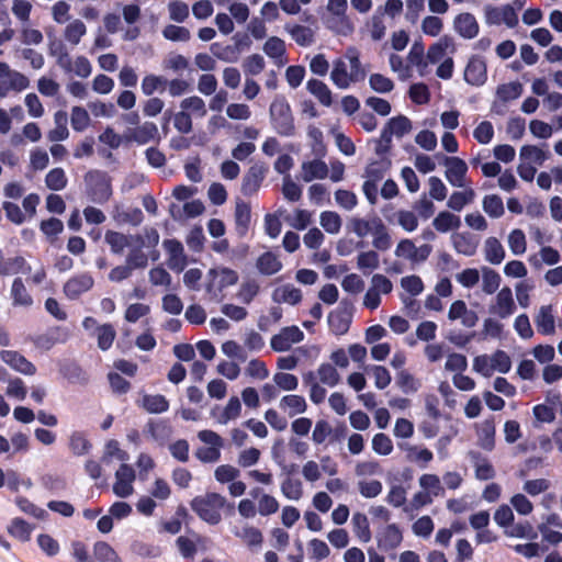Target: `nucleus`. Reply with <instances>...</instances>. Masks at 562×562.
<instances>
[{
  "instance_id": "f257e3e1",
  "label": "nucleus",
  "mask_w": 562,
  "mask_h": 562,
  "mask_svg": "<svg viewBox=\"0 0 562 562\" xmlns=\"http://www.w3.org/2000/svg\"><path fill=\"white\" fill-rule=\"evenodd\" d=\"M190 505L199 518L210 525L221 522V512L223 509H226L229 515L235 513L234 504L228 503L223 495L215 492L206 493L203 496H195Z\"/></svg>"
},
{
  "instance_id": "f03ea898",
  "label": "nucleus",
  "mask_w": 562,
  "mask_h": 562,
  "mask_svg": "<svg viewBox=\"0 0 562 562\" xmlns=\"http://www.w3.org/2000/svg\"><path fill=\"white\" fill-rule=\"evenodd\" d=\"M348 229L353 232L359 238H363L369 233H372V245L378 250L385 251L392 245L387 227L379 216H373L370 220L352 217L348 223Z\"/></svg>"
},
{
  "instance_id": "7ed1b4c3",
  "label": "nucleus",
  "mask_w": 562,
  "mask_h": 562,
  "mask_svg": "<svg viewBox=\"0 0 562 562\" xmlns=\"http://www.w3.org/2000/svg\"><path fill=\"white\" fill-rule=\"evenodd\" d=\"M86 194L97 204H105L112 196V180L103 170H89L85 177Z\"/></svg>"
},
{
  "instance_id": "20e7f679",
  "label": "nucleus",
  "mask_w": 562,
  "mask_h": 562,
  "mask_svg": "<svg viewBox=\"0 0 562 562\" xmlns=\"http://www.w3.org/2000/svg\"><path fill=\"white\" fill-rule=\"evenodd\" d=\"M271 124L281 136H292L295 132L294 120L285 98H276L270 105Z\"/></svg>"
},
{
  "instance_id": "39448f33",
  "label": "nucleus",
  "mask_w": 562,
  "mask_h": 562,
  "mask_svg": "<svg viewBox=\"0 0 562 562\" xmlns=\"http://www.w3.org/2000/svg\"><path fill=\"white\" fill-rule=\"evenodd\" d=\"M355 306L352 301L344 299L339 306L328 314V326L336 336L345 335L351 325Z\"/></svg>"
},
{
  "instance_id": "423d86ee",
  "label": "nucleus",
  "mask_w": 562,
  "mask_h": 562,
  "mask_svg": "<svg viewBox=\"0 0 562 562\" xmlns=\"http://www.w3.org/2000/svg\"><path fill=\"white\" fill-rule=\"evenodd\" d=\"M199 439L211 447H201L195 451V457L204 463L216 462L221 458L220 448L223 446L222 437L213 430H201L198 434Z\"/></svg>"
},
{
  "instance_id": "0eeeda50",
  "label": "nucleus",
  "mask_w": 562,
  "mask_h": 562,
  "mask_svg": "<svg viewBox=\"0 0 562 562\" xmlns=\"http://www.w3.org/2000/svg\"><path fill=\"white\" fill-rule=\"evenodd\" d=\"M30 81L23 74L11 70L9 65L0 61V98H4L11 90L22 91L26 89Z\"/></svg>"
},
{
  "instance_id": "6e6552de",
  "label": "nucleus",
  "mask_w": 562,
  "mask_h": 562,
  "mask_svg": "<svg viewBox=\"0 0 562 562\" xmlns=\"http://www.w3.org/2000/svg\"><path fill=\"white\" fill-rule=\"evenodd\" d=\"M94 285V279L89 272H80L70 277L63 286L67 299L78 300L82 294L89 292Z\"/></svg>"
},
{
  "instance_id": "1a4fd4ad",
  "label": "nucleus",
  "mask_w": 562,
  "mask_h": 562,
  "mask_svg": "<svg viewBox=\"0 0 562 562\" xmlns=\"http://www.w3.org/2000/svg\"><path fill=\"white\" fill-rule=\"evenodd\" d=\"M268 170V166L263 162H255L251 165L243 177L241 193L245 196H251L257 193Z\"/></svg>"
},
{
  "instance_id": "9d476101",
  "label": "nucleus",
  "mask_w": 562,
  "mask_h": 562,
  "mask_svg": "<svg viewBox=\"0 0 562 562\" xmlns=\"http://www.w3.org/2000/svg\"><path fill=\"white\" fill-rule=\"evenodd\" d=\"M464 80L475 87L483 86L487 80V66L484 57L473 55L470 57L465 69Z\"/></svg>"
},
{
  "instance_id": "9b49d317",
  "label": "nucleus",
  "mask_w": 562,
  "mask_h": 562,
  "mask_svg": "<svg viewBox=\"0 0 562 562\" xmlns=\"http://www.w3.org/2000/svg\"><path fill=\"white\" fill-rule=\"evenodd\" d=\"M116 481L113 485V492L119 497H127L133 493V481L135 480L134 469L126 463H122L115 473Z\"/></svg>"
},
{
  "instance_id": "f8f14e48",
  "label": "nucleus",
  "mask_w": 562,
  "mask_h": 562,
  "mask_svg": "<svg viewBox=\"0 0 562 562\" xmlns=\"http://www.w3.org/2000/svg\"><path fill=\"white\" fill-rule=\"evenodd\" d=\"M124 137L127 142H135L139 145L160 139L157 125L149 121L135 128H128L125 132Z\"/></svg>"
},
{
  "instance_id": "ddd939ff",
  "label": "nucleus",
  "mask_w": 562,
  "mask_h": 562,
  "mask_svg": "<svg viewBox=\"0 0 562 562\" xmlns=\"http://www.w3.org/2000/svg\"><path fill=\"white\" fill-rule=\"evenodd\" d=\"M0 358L5 364L19 373L24 375H34L36 373L35 364L15 350H2L0 351Z\"/></svg>"
},
{
  "instance_id": "4468645a",
  "label": "nucleus",
  "mask_w": 562,
  "mask_h": 562,
  "mask_svg": "<svg viewBox=\"0 0 562 562\" xmlns=\"http://www.w3.org/2000/svg\"><path fill=\"white\" fill-rule=\"evenodd\" d=\"M443 164L447 166L446 178L453 187H462L468 172V165L459 157L442 156Z\"/></svg>"
},
{
  "instance_id": "2eb2a0df",
  "label": "nucleus",
  "mask_w": 562,
  "mask_h": 562,
  "mask_svg": "<svg viewBox=\"0 0 562 562\" xmlns=\"http://www.w3.org/2000/svg\"><path fill=\"white\" fill-rule=\"evenodd\" d=\"M32 268L30 263L22 256L13 258H5L3 251L0 249V276L7 277L18 273L29 274Z\"/></svg>"
},
{
  "instance_id": "dca6fc26",
  "label": "nucleus",
  "mask_w": 562,
  "mask_h": 562,
  "mask_svg": "<svg viewBox=\"0 0 562 562\" xmlns=\"http://www.w3.org/2000/svg\"><path fill=\"white\" fill-rule=\"evenodd\" d=\"M456 32L463 38L471 40L477 36L480 26L472 13L463 12L453 20Z\"/></svg>"
},
{
  "instance_id": "f3484780",
  "label": "nucleus",
  "mask_w": 562,
  "mask_h": 562,
  "mask_svg": "<svg viewBox=\"0 0 562 562\" xmlns=\"http://www.w3.org/2000/svg\"><path fill=\"white\" fill-rule=\"evenodd\" d=\"M456 50L457 47L453 37L445 34L429 46L426 57L430 64H437L445 57L447 52L454 54Z\"/></svg>"
},
{
  "instance_id": "a211bd4d",
  "label": "nucleus",
  "mask_w": 562,
  "mask_h": 562,
  "mask_svg": "<svg viewBox=\"0 0 562 562\" xmlns=\"http://www.w3.org/2000/svg\"><path fill=\"white\" fill-rule=\"evenodd\" d=\"M164 248L169 255L168 267L173 271H182L187 265L183 246L178 239H165Z\"/></svg>"
},
{
  "instance_id": "6ab92c4d",
  "label": "nucleus",
  "mask_w": 562,
  "mask_h": 562,
  "mask_svg": "<svg viewBox=\"0 0 562 562\" xmlns=\"http://www.w3.org/2000/svg\"><path fill=\"white\" fill-rule=\"evenodd\" d=\"M376 540L381 550L390 551L401 544L403 535L396 524H390L378 535Z\"/></svg>"
},
{
  "instance_id": "aec40b11",
  "label": "nucleus",
  "mask_w": 562,
  "mask_h": 562,
  "mask_svg": "<svg viewBox=\"0 0 562 562\" xmlns=\"http://www.w3.org/2000/svg\"><path fill=\"white\" fill-rule=\"evenodd\" d=\"M136 404L149 414H162L170 406L169 401L162 394H145Z\"/></svg>"
},
{
  "instance_id": "412c9836",
  "label": "nucleus",
  "mask_w": 562,
  "mask_h": 562,
  "mask_svg": "<svg viewBox=\"0 0 562 562\" xmlns=\"http://www.w3.org/2000/svg\"><path fill=\"white\" fill-rule=\"evenodd\" d=\"M235 228L240 237L247 235L251 221V207L248 202L238 200L235 206Z\"/></svg>"
},
{
  "instance_id": "4be33fe9",
  "label": "nucleus",
  "mask_w": 562,
  "mask_h": 562,
  "mask_svg": "<svg viewBox=\"0 0 562 562\" xmlns=\"http://www.w3.org/2000/svg\"><path fill=\"white\" fill-rule=\"evenodd\" d=\"M232 532L235 537L239 538L250 549L261 547L263 542L262 532L252 526L245 525L243 528L233 527Z\"/></svg>"
},
{
  "instance_id": "5701e85b",
  "label": "nucleus",
  "mask_w": 562,
  "mask_h": 562,
  "mask_svg": "<svg viewBox=\"0 0 562 562\" xmlns=\"http://www.w3.org/2000/svg\"><path fill=\"white\" fill-rule=\"evenodd\" d=\"M537 330L541 335H552L555 331L552 305H542L535 317Z\"/></svg>"
},
{
  "instance_id": "b1692460",
  "label": "nucleus",
  "mask_w": 562,
  "mask_h": 562,
  "mask_svg": "<svg viewBox=\"0 0 562 562\" xmlns=\"http://www.w3.org/2000/svg\"><path fill=\"white\" fill-rule=\"evenodd\" d=\"M392 161L385 156H381L379 159L371 161L364 170V177L367 180L380 182L390 170Z\"/></svg>"
},
{
  "instance_id": "393cba45",
  "label": "nucleus",
  "mask_w": 562,
  "mask_h": 562,
  "mask_svg": "<svg viewBox=\"0 0 562 562\" xmlns=\"http://www.w3.org/2000/svg\"><path fill=\"white\" fill-rule=\"evenodd\" d=\"M263 52L274 59L278 66H283L286 63V58H284L286 53L285 43L278 36H271L266 41Z\"/></svg>"
},
{
  "instance_id": "a878e982",
  "label": "nucleus",
  "mask_w": 562,
  "mask_h": 562,
  "mask_svg": "<svg viewBox=\"0 0 562 562\" xmlns=\"http://www.w3.org/2000/svg\"><path fill=\"white\" fill-rule=\"evenodd\" d=\"M516 310L512 290L508 286L503 288L496 295V310L493 311L501 318L510 316Z\"/></svg>"
},
{
  "instance_id": "bb28decb",
  "label": "nucleus",
  "mask_w": 562,
  "mask_h": 562,
  "mask_svg": "<svg viewBox=\"0 0 562 562\" xmlns=\"http://www.w3.org/2000/svg\"><path fill=\"white\" fill-rule=\"evenodd\" d=\"M495 420L494 417L491 416L481 424L477 430L480 447L486 451H492L495 447Z\"/></svg>"
},
{
  "instance_id": "cd10ccee",
  "label": "nucleus",
  "mask_w": 562,
  "mask_h": 562,
  "mask_svg": "<svg viewBox=\"0 0 562 562\" xmlns=\"http://www.w3.org/2000/svg\"><path fill=\"white\" fill-rule=\"evenodd\" d=\"M303 180L311 182L314 179H325L328 176V167L325 161L314 159L302 164Z\"/></svg>"
},
{
  "instance_id": "c85d7f7f",
  "label": "nucleus",
  "mask_w": 562,
  "mask_h": 562,
  "mask_svg": "<svg viewBox=\"0 0 562 562\" xmlns=\"http://www.w3.org/2000/svg\"><path fill=\"white\" fill-rule=\"evenodd\" d=\"M345 57L350 64V79L351 82L363 81L367 77V71L360 61V54L356 47H348Z\"/></svg>"
},
{
  "instance_id": "c756f323",
  "label": "nucleus",
  "mask_w": 562,
  "mask_h": 562,
  "mask_svg": "<svg viewBox=\"0 0 562 562\" xmlns=\"http://www.w3.org/2000/svg\"><path fill=\"white\" fill-rule=\"evenodd\" d=\"M258 271L263 276H272L282 269V262L271 251L261 254L256 262Z\"/></svg>"
},
{
  "instance_id": "7c9ffc66",
  "label": "nucleus",
  "mask_w": 562,
  "mask_h": 562,
  "mask_svg": "<svg viewBox=\"0 0 562 562\" xmlns=\"http://www.w3.org/2000/svg\"><path fill=\"white\" fill-rule=\"evenodd\" d=\"M330 79L339 89H347L350 86V75L347 70V64L342 58H337L334 60Z\"/></svg>"
},
{
  "instance_id": "2f4dec72",
  "label": "nucleus",
  "mask_w": 562,
  "mask_h": 562,
  "mask_svg": "<svg viewBox=\"0 0 562 562\" xmlns=\"http://www.w3.org/2000/svg\"><path fill=\"white\" fill-rule=\"evenodd\" d=\"M306 89L313 94L323 105L330 106L333 103V95L330 89L325 82L318 79H310L306 83Z\"/></svg>"
},
{
  "instance_id": "473e14b6",
  "label": "nucleus",
  "mask_w": 562,
  "mask_h": 562,
  "mask_svg": "<svg viewBox=\"0 0 562 562\" xmlns=\"http://www.w3.org/2000/svg\"><path fill=\"white\" fill-rule=\"evenodd\" d=\"M272 300L277 303H289L295 305L301 302L302 293L300 289L292 285L277 288L272 293Z\"/></svg>"
},
{
  "instance_id": "72a5a7b5",
  "label": "nucleus",
  "mask_w": 562,
  "mask_h": 562,
  "mask_svg": "<svg viewBox=\"0 0 562 562\" xmlns=\"http://www.w3.org/2000/svg\"><path fill=\"white\" fill-rule=\"evenodd\" d=\"M10 294L14 306H30L33 303V299L21 278L13 280Z\"/></svg>"
},
{
  "instance_id": "f704fd0d",
  "label": "nucleus",
  "mask_w": 562,
  "mask_h": 562,
  "mask_svg": "<svg viewBox=\"0 0 562 562\" xmlns=\"http://www.w3.org/2000/svg\"><path fill=\"white\" fill-rule=\"evenodd\" d=\"M383 128L387 131V135L391 134L392 136L403 137L411 132L412 122L405 115H397L391 117Z\"/></svg>"
},
{
  "instance_id": "c9c22d12",
  "label": "nucleus",
  "mask_w": 562,
  "mask_h": 562,
  "mask_svg": "<svg viewBox=\"0 0 562 562\" xmlns=\"http://www.w3.org/2000/svg\"><path fill=\"white\" fill-rule=\"evenodd\" d=\"M432 225L438 232L447 233L451 229L459 228L461 225V221L459 216L448 211H441L434 218Z\"/></svg>"
},
{
  "instance_id": "e433bc0d",
  "label": "nucleus",
  "mask_w": 562,
  "mask_h": 562,
  "mask_svg": "<svg viewBox=\"0 0 562 562\" xmlns=\"http://www.w3.org/2000/svg\"><path fill=\"white\" fill-rule=\"evenodd\" d=\"M485 259L492 265H499L505 258V249L496 237H488L485 240Z\"/></svg>"
},
{
  "instance_id": "4c0bfd02",
  "label": "nucleus",
  "mask_w": 562,
  "mask_h": 562,
  "mask_svg": "<svg viewBox=\"0 0 562 562\" xmlns=\"http://www.w3.org/2000/svg\"><path fill=\"white\" fill-rule=\"evenodd\" d=\"M61 375L70 383L87 384L88 375L83 369L76 362H68L60 368Z\"/></svg>"
},
{
  "instance_id": "58836bf2",
  "label": "nucleus",
  "mask_w": 562,
  "mask_h": 562,
  "mask_svg": "<svg viewBox=\"0 0 562 562\" xmlns=\"http://www.w3.org/2000/svg\"><path fill=\"white\" fill-rule=\"evenodd\" d=\"M285 30L290 33L295 43L300 46H310L314 41V33L308 26L301 24L286 25Z\"/></svg>"
},
{
  "instance_id": "ea45409f",
  "label": "nucleus",
  "mask_w": 562,
  "mask_h": 562,
  "mask_svg": "<svg viewBox=\"0 0 562 562\" xmlns=\"http://www.w3.org/2000/svg\"><path fill=\"white\" fill-rule=\"evenodd\" d=\"M210 50L215 58L225 63H236L239 59L238 48L233 45L215 42L211 44Z\"/></svg>"
},
{
  "instance_id": "a19ab883",
  "label": "nucleus",
  "mask_w": 562,
  "mask_h": 562,
  "mask_svg": "<svg viewBox=\"0 0 562 562\" xmlns=\"http://www.w3.org/2000/svg\"><path fill=\"white\" fill-rule=\"evenodd\" d=\"M104 240L110 246L111 252L114 255H122L124 249L130 246L128 237L116 231H106Z\"/></svg>"
},
{
  "instance_id": "79ce46f5",
  "label": "nucleus",
  "mask_w": 562,
  "mask_h": 562,
  "mask_svg": "<svg viewBox=\"0 0 562 562\" xmlns=\"http://www.w3.org/2000/svg\"><path fill=\"white\" fill-rule=\"evenodd\" d=\"M280 407L289 409V415L293 417L297 414L304 413L307 408V404L302 395L291 394L281 398Z\"/></svg>"
},
{
  "instance_id": "37998d69",
  "label": "nucleus",
  "mask_w": 562,
  "mask_h": 562,
  "mask_svg": "<svg viewBox=\"0 0 562 562\" xmlns=\"http://www.w3.org/2000/svg\"><path fill=\"white\" fill-rule=\"evenodd\" d=\"M353 532L358 539L362 542H369L371 540V530L368 517L362 513H356L352 516Z\"/></svg>"
},
{
  "instance_id": "c03bdc74",
  "label": "nucleus",
  "mask_w": 562,
  "mask_h": 562,
  "mask_svg": "<svg viewBox=\"0 0 562 562\" xmlns=\"http://www.w3.org/2000/svg\"><path fill=\"white\" fill-rule=\"evenodd\" d=\"M69 448L75 456H85L89 453L92 443L82 431H74L69 438Z\"/></svg>"
},
{
  "instance_id": "a18cd8bd",
  "label": "nucleus",
  "mask_w": 562,
  "mask_h": 562,
  "mask_svg": "<svg viewBox=\"0 0 562 562\" xmlns=\"http://www.w3.org/2000/svg\"><path fill=\"white\" fill-rule=\"evenodd\" d=\"M95 336L98 340V347L101 350L105 351L112 347L113 341L116 337V331L112 324H103L97 326Z\"/></svg>"
},
{
  "instance_id": "49530a36",
  "label": "nucleus",
  "mask_w": 562,
  "mask_h": 562,
  "mask_svg": "<svg viewBox=\"0 0 562 562\" xmlns=\"http://www.w3.org/2000/svg\"><path fill=\"white\" fill-rule=\"evenodd\" d=\"M521 93L522 85L518 81L499 85L496 89V95L503 102L516 100Z\"/></svg>"
},
{
  "instance_id": "de8ad7c7",
  "label": "nucleus",
  "mask_w": 562,
  "mask_h": 562,
  "mask_svg": "<svg viewBox=\"0 0 562 562\" xmlns=\"http://www.w3.org/2000/svg\"><path fill=\"white\" fill-rule=\"evenodd\" d=\"M380 263L379 254L374 250L360 252L357 257V267L364 273L369 274L376 269Z\"/></svg>"
},
{
  "instance_id": "09e8293b",
  "label": "nucleus",
  "mask_w": 562,
  "mask_h": 562,
  "mask_svg": "<svg viewBox=\"0 0 562 562\" xmlns=\"http://www.w3.org/2000/svg\"><path fill=\"white\" fill-rule=\"evenodd\" d=\"M146 434L154 440H165L171 434V427L167 420H149L146 425Z\"/></svg>"
},
{
  "instance_id": "8fccbe9b",
  "label": "nucleus",
  "mask_w": 562,
  "mask_h": 562,
  "mask_svg": "<svg viewBox=\"0 0 562 562\" xmlns=\"http://www.w3.org/2000/svg\"><path fill=\"white\" fill-rule=\"evenodd\" d=\"M454 249L464 256H473L476 251L477 244L469 234H456L453 236Z\"/></svg>"
},
{
  "instance_id": "3c124183",
  "label": "nucleus",
  "mask_w": 562,
  "mask_h": 562,
  "mask_svg": "<svg viewBox=\"0 0 562 562\" xmlns=\"http://www.w3.org/2000/svg\"><path fill=\"white\" fill-rule=\"evenodd\" d=\"M8 531L12 537L25 542L31 538L32 526L22 518H14L12 519Z\"/></svg>"
},
{
  "instance_id": "603ef678",
  "label": "nucleus",
  "mask_w": 562,
  "mask_h": 562,
  "mask_svg": "<svg viewBox=\"0 0 562 562\" xmlns=\"http://www.w3.org/2000/svg\"><path fill=\"white\" fill-rule=\"evenodd\" d=\"M241 67L247 77L257 76L263 71L266 61L261 55L252 54L243 60Z\"/></svg>"
},
{
  "instance_id": "864d4df0",
  "label": "nucleus",
  "mask_w": 562,
  "mask_h": 562,
  "mask_svg": "<svg viewBox=\"0 0 562 562\" xmlns=\"http://www.w3.org/2000/svg\"><path fill=\"white\" fill-rule=\"evenodd\" d=\"M46 187L53 191H60L67 186V177L63 168H54L45 177Z\"/></svg>"
},
{
  "instance_id": "5fc2aeb1",
  "label": "nucleus",
  "mask_w": 562,
  "mask_h": 562,
  "mask_svg": "<svg viewBox=\"0 0 562 562\" xmlns=\"http://www.w3.org/2000/svg\"><path fill=\"white\" fill-rule=\"evenodd\" d=\"M319 381L330 387L336 386L340 382V375L330 363H322L317 370Z\"/></svg>"
},
{
  "instance_id": "6e6d98bb",
  "label": "nucleus",
  "mask_w": 562,
  "mask_h": 562,
  "mask_svg": "<svg viewBox=\"0 0 562 562\" xmlns=\"http://www.w3.org/2000/svg\"><path fill=\"white\" fill-rule=\"evenodd\" d=\"M321 225L328 234H337L341 228V217L334 211L321 213Z\"/></svg>"
},
{
  "instance_id": "4d7b16f0",
  "label": "nucleus",
  "mask_w": 562,
  "mask_h": 562,
  "mask_svg": "<svg viewBox=\"0 0 562 562\" xmlns=\"http://www.w3.org/2000/svg\"><path fill=\"white\" fill-rule=\"evenodd\" d=\"M483 210L493 218L501 217L504 214L502 198L496 194L485 195L483 199Z\"/></svg>"
},
{
  "instance_id": "13d9d810",
  "label": "nucleus",
  "mask_w": 562,
  "mask_h": 562,
  "mask_svg": "<svg viewBox=\"0 0 562 562\" xmlns=\"http://www.w3.org/2000/svg\"><path fill=\"white\" fill-rule=\"evenodd\" d=\"M41 232L53 241L64 231V223L57 217L43 220L40 223Z\"/></svg>"
},
{
  "instance_id": "bf43d9fd",
  "label": "nucleus",
  "mask_w": 562,
  "mask_h": 562,
  "mask_svg": "<svg viewBox=\"0 0 562 562\" xmlns=\"http://www.w3.org/2000/svg\"><path fill=\"white\" fill-rule=\"evenodd\" d=\"M71 127L76 132L85 131L90 123V116L88 111L82 106H74L70 116Z\"/></svg>"
},
{
  "instance_id": "052dcab7",
  "label": "nucleus",
  "mask_w": 562,
  "mask_h": 562,
  "mask_svg": "<svg viewBox=\"0 0 562 562\" xmlns=\"http://www.w3.org/2000/svg\"><path fill=\"white\" fill-rule=\"evenodd\" d=\"M396 384L405 394L414 393L419 387L418 381L406 370L397 372Z\"/></svg>"
},
{
  "instance_id": "680f3d73",
  "label": "nucleus",
  "mask_w": 562,
  "mask_h": 562,
  "mask_svg": "<svg viewBox=\"0 0 562 562\" xmlns=\"http://www.w3.org/2000/svg\"><path fill=\"white\" fill-rule=\"evenodd\" d=\"M508 246L514 255L525 254L527 249L525 233L519 228L513 229L508 235Z\"/></svg>"
},
{
  "instance_id": "e2e57ef3",
  "label": "nucleus",
  "mask_w": 562,
  "mask_h": 562,
  "mask_svg": "<svg viewBox=\"0 0 562 562\" xmlns=\"http://www.w3.org/2000/svg\"><path fill=\"white\" fill-rule=\"evenodd\" d=\"M473 198L474 191L472 189L464 192L456 191L450 195L447 205L453 211H461L465 204L473 200Z\"/></svg>"
},
{
  "instance_id": "0e129e2a",
  "label": "nucleus",
  "mask_w": 562,
  "mask_h": 562,
  "mask_svg": "<svg viewBox=\"0 0 562 562\" xmlns=\"http://www.w3.org/2000/svg\"><path fill=\"white\" fill-rule=\"evenodd\" d=\"M162 35L172 42H188L191 37L190 31L187 27L175 24L165 26Z\"/></svg>"
},
{
  "instance_id": "69168bd1",
  "label": "nucleus",
  "mask_w": 562,
  "mask_h": 562,
  "mask_svg": "<svg viewBox=\"0 0 562 562\" xmlns=\"http://www.w3.org/2000/svg\"><path fill=\"white\" fill-rule=\"evenodd\" d=\"M93 554L100 562H112L119 558L115 550L105 541L94 543Z\"/></svg>"
},
{
  "instance_id": "338daca9",
  "label": "nucleus",
  "mask_w": 562,
  "mask_h": 562,
  "mask_svg": "<svg viewBox=\"0 0 562 562\" xmlns=\"http://www.w3.org/2000/svg\"><path fill=\"white\" fill-rule=\"evenodd\" d=\"M520 159L542 165L547 159V153L533 145H524L520 148Z\"/></svg>"
},
{
  "instance_id": "774afa93",
  "label": "nucleus",
  "mask_w": 562,
  "mask_h": 562,
  "mask_svg": "<svg viewBox=\"0 0 562 562\" xmlns=\"http://www.w3.org/2000/svg\"><path fill=\"white\" fill-rule=\"evenodd\" d=\"M372 449L378 454L389 456L393 451V442L387 435L379 432L372 438Z\"/></svg>"
}]
</instances>
